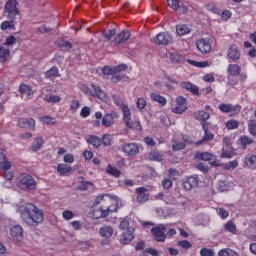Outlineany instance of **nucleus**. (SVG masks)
Returning <instances> with one entry per match:
<instances>
[{
  "instance_id": "1",
  "label": "nucleus",
  "mask_w": 256,
  "mask_h": 256,
  "mask_svg": "<svg viewBox=\"0 0 256 256\" xmlns=\"http://www.w3.org/2000/svg\"><path fill=\"white\" fill-rule=\"evenodd\" d=\"M19 213L24 223H26V225H30V227H37V225H40V223L45 219L43 210L36 207L33 203H27L20 206Z\"/></svg>"
},
{
  "instance_id": "2",
  "label": "nucleus",
  "mask_w": 256,
  "mask_h": 256,
  "mask_svg": "<svg viewBox=\"0 0 256 256\" xmlns=\"http://www.w3.org/2000/svg\"><path fill=\"white\" fill-rule=\"evenodd\" d=\"M115 105H119L122 111V121L126 125V129H134L135 131H142L143 126H141V122L139 120L133 121L131 117V109H129V105L120 104L119 100L114 99Z\"/></svg>"
},
{
  "instance_id": "3",
  "label": "nucleus",
  "mask_w": 256,
  "mask_h": 256,
  "mask_svg": "<svg viewBox=\"0 0 256 256\" xmlns=\"http://www.w3.org/2000/svg\"><path fill=\"white\" fill-rule=\"evenodd\" d=\"M122 71H127L126 64H119L118 66H104L102 68L103 75H111L112 83H119V81L125 82L129 81V78L125 74H120Z\"/></svg>"
},
{
  "instance_id": "4",
  "label": "nucleus",
  "mask_w": 256,
  "mask_h": 256,
  "mask_svg": "<svg viewBox=\"0 0 256 256\" xmlns=\"http://www.w3.org/2000/svg\"><path fill=\"white\" fill-rule=\"evenodd\" d=\"M151 43L158 47H167L173 43V35L169 32H160L151 38Z\"/></svg>"
},
{
  "instance_id": "5",
  "label": "nucleus",
  "mask_w": 256,
  "mask_h": 256,
  "mask_svg": "<svg viewBox=\"0 0 256 256\" xmlns=\"http://www.w3.org/2000/svg\"><path fill=\"white\" fill-rule=\"evenodd\" d=\"M93 89L94 93L91 91ZM91 88L87 85H83L81 87V91L85 93V95H91L92 97H98L100 101H107V93L101 89V87L92 84Z\"/></svg>"
},
{
  "instance_id": "6",
  "label": "nucleus",
  "mask_w": 256,
  "mask_h": 256,
  "mask_svg": "<svg viewBox=\"0 0 256 256\" xmlns=\"http://www.w3.org/2000/svg\"><path fill=\"white\" fill-rule=\"evenodd\" d=\"M18 7H19V2L17 0L6 1L5 7H4V13H7L8 19L15 20L17 15L21 14Z\"/></svg>"
},
{
  "instance_id": "7",
  "label": "nucleus",
  "mask_w": 256,
  "mask_h": 256,
  "mask_svg": "<svg viewBox=\"0 0 256 256\" xmlns=\"http://www.w3.org/2000/svg\"><path fill=\"white\" fill-rule=\"evenodd\" d=\"M167 225L159 224L156 227L151 229V233L153 235V239L158 243H165V239H167Z\"/></svg>"
},
{
  "instance_id": "8",
  "label": "nucleus",
  "mask_w": 256,
  "mask_h": 256,
  "mask_svg": "<svg viewBox=\"0 0 256 256\" xmlns=\"http://www.w3.org/2000/svg\"><path fill=\"white\" fill-rule=\"evenodd\" d=\"M20 187L31 191L37 187V182H35L33 176L29 174H23L20 176Z\"/></svg>"
},
{
  "instance_id": "9",
  "label": "nucleus",
  "mask_w": 256,
  "mask_h": 256,
  "mask_svg": "<svg viewBox=\"0 0 256 256\" xmlns=\"http://www.w3.org/2000/svg\"><path fill=\"white\" fill-rule=\"evenodd\" d=\"M185 111H187V99L183 96H179L176 98V106L172 108V113L181 115V113H185Z\"/></svg>"
},
{
  "instance_id": "10",
  "label": "nucleus",
  "mask_w": 256,
  "mask_h": 256,
  "mask_svg": "<svg viewBox=\"0 0 256 256\" xmlns=\"http://www.w3.org/2000/svg\"><path fill=\"white\" fill-rule=\"evenodd\" d=\"M218 109L222 113H231V115H239L241 113V106L240 105H232V104H219Z\"/></svg>"
},
{
  "instance_id": "11",
  "label": "nucleus",
  "mask_w": 256,
  "mask_h": 256,
  "mask_svg": "<svg viewBox=\"0 0 256 256\" xmlns=\"http://www.w3.org/2000/svg\"><path fill=\"white\" fill-rule=\"evenodd\" d=\"M122 151L126 157H137V154L139 153V145H137V143L124 144Z\"/></svg>"
},
{
  "instance_id": "12",
  "label": "nucleus",
  "mask_w": 256,
  "mask_h": 256,
  "mask_svg": "<svg viewBox=\"0 0 256 256\" xmlns=\"http://www.w3.org/2000/svg\"><path fill=\"white\" fill-rule=\"evenodd\" d=\"M10 235L15 243L23 242V227L21 225H15L10 229Z\"/></svg>"
},
{
  "instance_id": "13",
  "label": "nucleus",
  "mask_w": 256,
  "mask_h": 256,
  "mask_svg": "<svg viewBox=\"0 0 256 256\" xmlns=\"http://www.w3.org/2000/svg\"><path fill=\"white\" fill-rule=\"evenodd\" d=\"M196 47L202 55H207V53H211V42L209 40L202 38L196 41Z\"/></svg>"
},
{
  "instance_id": "14",
  "label": "nucleus",
  "mask_w": 256,
  "mask_h": 256,
  "mask_svg": "<svg viewBox=\"0 0 256 256\" xmlns=\"http://www.w3.org/2000/svg\"><path fill=\"white\" fill-rule=\"evenodd\" d=\"M117 119H119V115H117V112L106 113L102 117V125L103 127H113Z\"/></svg>"
},
{
  "instance_id": "15",
  "label": "nucleus",
  "mask_w": 256,
  "mask_h": 256,
  "mask_svg": "<svg viewBox=\"0 0 256 256\" xmlns=\"http://www.w3.org/2000/svg\"><path fill=\"white\" fill-rule=\"evenodd\" d=\"M110 206L107 209L102 208V219L103 217H107L110 213H115L121 207V200L119 198L113 199Z\"/></svg>"
},
{
  "instance_id": "16",
  "label": "nucleus",
  "mask_w": 256,
  "mask_h": 256,
  "mask_svg": "<svg viewBox=\"0 0 256 256\" xmlns=\"http://www.w3.org/2000/svg\"><path fill=\"white\" fill-rule=\"evenodd\" d=\"M135 228H128L120 237L121 245H129L133 239H135Z\"/></svg>"
},
{
  "instance_id": "17",
  "label": "nucleus",
  "mask_w": 256,
  "mask_h": 256,
  "mask_svg": "<svg viewBox=\"0 0 256 256\" xmlns=\"http://www.w3.org/2000/svg\"><path fill=\"white\" fill-rule=\"evenodd\" d=\"M227 57L231 59V61H239V59H241V50H239L237 45L232 44L228 49Z\"/></svg>"
},
{
  "instance_id": "18",
  "label": "nucleus",
  "mask_w": 256,
  "mask_h": 256,
  "mask_svg": "<svg viewBox=\"0 0 256 256\" xmlns=\"http://www.w3.org/2000/svg\"><path fill=\"white\" fill-rule=\"evenodd\" d=\"M113 199H118L117 196L111 194H100L96 197L94 205H101V203H111Z\"/></svg>"
},
{
  "instance_id": "19",
  "label": "nucleus",
  "mask_w": 256,
  "mask_h": 256,
  "mask_svg": "<svg viewBox=\"0 0 256 256\" xmlns=\"http://www.w3.org/2000/svg\"><path fill=\"white\" fill-rule=\"evenodd\" d=\"M137 193V202L138 203H145L149 201V194L147 193V189L145 187H139L136 189Z\"/></svg>"
},
{
  "instance_id": "20",
  "label": "nucleus",
  "mask_w": 256,
  "mask_h": 256,
  "mask_svg": "<svg viewBox=\"0 0 256 256\" xmlns=\"http://www.w3.org/2000/svg\"><path fill=\"white\" fill-rule=\"evenodd\" d=\"M19 127L22 129H35V119L33 118H20L18 120Z\"/></svg>"
},
{
  "instance_id": "21",
  "label": "nucleus",
  "mask_w": 256,
  "mask_h": 256,
  "mask_svg": "<svg viewBox=\"0 0 256 256\" xmlns=\"http://www.w3.org/2000/svg\"><path fill=\"white\" fill-rule=\"evenodd\" d=\"M20 93L22 94V97H24V99H31V97H33L34 94L31 86L26 84L20 85Z\"/></svg>"
},
{
  "instance_id": "22",
  "label": "nucleus",
  "mask_w": 256,
  "mask_h": 256,
  "mask_svg": "<svg viewBox=\"0 0 256 256\" xmlns=\"http://www.w3.org/2000/svg\"><path fill=\"white\" fill-rule=\"evenodd\" d=\"M197 185H199L197 178L189 177L186 181H184L183 188L186 191H191V189H194V187H197Z\"/></svg>"
},
{
  "instance_id": "23",
  "label": "nucleus",
  "mask_w": 256,
  "mask_h": 256,
  "mask_svg": "<svg viewBox=\"0 0 256 256\" xmlns=\"http://www.w3.org/2000/svg\"><path fill=\"white\" fill-rule=\"evenodd\" d=\"M180 86L182 89H186V91L193 93V95H199V88L191 82H181Z\"/></svg>"
},
{
  "instance_id": "24",
  "label": "nucleus",
  "mask_w": 256,
  "mask_h": 256,
  "mask_svg": "<svg viewBox=\"0 0 256 256\" xmlns=\"http://www.w3.org/2000/svg\"><path fill=\"white\" fill-rule=\"evenodd\" d=\"M99 235H101L104 239H109L113 237V227L104 226L99 229Z\"/></svg>"
},
{
  "instance_id": "25",
  "label": "nucleus",
  "mask_w": 256,
  "mask_h": 256,
  "mask_svg": "<svg viewBox=\"0 0 256 256\" xmlns=\"http://www.w3.org/2000/svg\"><path fill=\"white\" fill-rule=\"evenodd\" d=\"M43 143H45V141H43L42 136H37L36 138H34V141L32 142V145H31L32 151L34 152L41 151L43 147Z\"/></svg>"
},
{
  "instance_id": "26",
  "label": "nucleus",
  "mask_w": 256,
  "mask_h": 256,
  "mask_svg": "<svg viewBox=\"0 0 256 256\" xmlns=\"http://www.w3.org/2000/svg\"><path fill=\"white\" fill-rule=\"evenodd\" d=\"M196 157L201 161H215L217 159V156L209 152L197 153Z\"/></svg>"
},
{
  "instance_id": "27",
  "label": "nucleus",
  "mask_w": 256,
  "mask_h": 256,
  "mask_svg": "<svg viewBox=\"0 0 256 256\" xmlns=\"http://www.w3.org/2000/svg\"><path fill=\"white\" fill-rule=\"evenodd\" d=\"M86 141L89 145H92L95 147V149H98V147H101V138L95 136V135H90L86 138Z\"/></svg>"
},
{
  "instance_id": "28",
  "label": "nucleus",
  "mask_w": 256,
  "mask_h": 256,
  "mask_svg": "<svg viewBox=\"0 0 256 256\" xmlns=\"http://www.w3.org/2000/svg\"><path fill=\"white\" fill-rule=\"evenodd\" d=\"M176 33L179 37H183V35H189L191 33V28L187 27L185 24H178L176 26Z\"/></svg>"
},
{
  "instance_id": "29",
  "label": "nucleus",
  "mask_w": 256,
  "mask_h": 256,
  "mask_svg": "<svg viewBox=\"0 0 256 256\" xmlns=\"http://www.w3.org/2000/svg\"><path fill=\"white\" fill-rule=\"evenodd\" d=\"M0 169L2 171H9L11 169V163L7 161V156L3 153H0Z\"/></svg>"
},
{
  "instance_id": "30",
  "label": "nucleus",
  "mask_w": 256,
  "mask_h": 256,
  "mask_svg": "<svg viewBox=\"0 0 256 256\" xmlns=\"http://www.w3.org/2000/svg\"><path fill=\"white\" fill-rule=\"evenodd\" d=\"M168 59H170L171 63H183V61H185V58L183 57V55L177 53V52H169L168 53Z\"/></svg>"
},
{
  "instance_id": "31",
  "label": "nucleus",
  "mask_w": 256,
  "mask_h": 256,
  "mask_svg": "<svg viewBox=\"0 0 256 256\" xmlns=\"http://www.w3.org/2000/svg\"><path fill=\"white\" fill-rule=\"evenodd\" d=\"M150 97L152 101H156V103H159V105H161L162 107H165V105H167V99H165V97L161 96L160 94L153 92Z\"/></svg>"
},
{
  "instance_id": "32",
  "label": "nucleus",
  "mask_w": 256,
  "mask_h": 256,
  "mask_svg": "<svg viewBox=\"0 0 256 256\" xmlns=\"http://www.w3.org/2000/svg\"><path fill=\"white\" fill-rule=\"evenodd\" d=\"M73 171V168L67 164H58L57 166V173L59 175H67V173H71Z\"/></svg>"
},
{
  "instance_id": "33",
  "label": "nucleus",
  "mask_w": 256,
  "mask_h": 256,
  "mask_svg": "<svg viewBox=\"0 0 256 256\" xmlns=\"http://www.w3.org/2000/svg\"><path fill=\"white\" fill-rule=\"evenodd\" d=\"M241 73V67L237 64H230L228 66V74L232 77H237Z\"/></svg>"
},
{
  "instance_id": "34",
  "label": "nucleus",
  "mask_w": 256,
  "mask_h": 256,
  "mask_svg": "<svg viewBox=\"0 0 256 256\" xmlns=\"http://www.w3.org/2000/svg\"><path fill=\"white\" fill-rule=\"evenodd\" d=\"M11 55V50L4 45L0 46V61H7Z\"/></svg>"
},
{
  "instance_id": "35",
  "label": "nucleus",
  "mask_w": 256,
  "mask_h": 256,
  "mask_svg": "<svg viewBox=\"0 0 256 256\" xmlns=\"http://www.w3.org/2000/svg\"><path fill=\"white\" fill-rule=\"evenodd\" d=\"M131 37V33L129 31H122L115 39L116 43H125Z\"/></svg>"
},
{
  "instance_id": "36",
  "label": "nucleus",
  "mask_w": 256,
  "mask_h": 256,
  "mask_svg": "<svg viewBox=\"0 0 256 256\" xmlns=\"http://www.w3.org/2000/svg\"><path fill=\"white\" fill-rule=\"evenodd\" d=\"M194 117L195 119H197L198 121H207L208 119H210L211 115L203 110L195 112L194 113Z\"/></svg>"
},
{
  "instance_id": "37",
  "label": "nucleus",
  "mask_w": 256,
  "mask_h": 256,
  "mask_svg": "<svg viewBox=\"0 0 256 256\" xmlns=\"http://www.w3.org/2000/svg\"><path fill=\"white\" fill-rule=\"evenodd\" d=\"M245 164L249 169H256V156L255 155H247L245 158Z\"/></svg>"
},
{
  "instance_id": "38",
  "label": "nucleus",
  "mask_w": 256,
  "mask_h": 256,
  "mask_svg": "<svg viewBox=\"0 0 256 256\" xmlns=\"http://www.w3.org/2000/svg\"><path fill=\"white\" fill-rule=\"evenodd\" d=\"M39 121L42 125H55L57 123V119L51 116H42Z\"/></svg>"
},
{
  "instance_id": "39",
  "label": "nucleus",
  "mask_w": 256,
  "mask_h": 256,
  "mask_svg": "<svg viewBox=\"0 0 256 256\" xmlns=\"http://www.w3.org/2000/svg\"><path fill=\"white\" fill-rule=\"evenodd\" d=\"M44 101L46 103H61V96L55 94L46 95L44 96Z\"/></svg>"
},
{
  "instance_id": "40",
  "label": "nucleus",
  "mask_w": 256,
  "mask_h": 256,
  "mask_svg": "<svg viewBox=\"0 0 256 256\" xmlns=\"http://www.w3.org/2000/svg\"><path fill=\"white\" fill-rule=\"evenodd\" d=\"M15 20L10 19V20H6L4 22L1 23L0 25V29L1 31H7V29H13L15 27Z\"/></svg>"
},
{
  "instance_id": "41",
  "label": "nucleus",
  "mask_w": 256,
  "mask_h": 256,
  "mask_svg": "<svg viewBox=\"0 0 256 256\" xmlns=\"http://www.w3.org/2000/svg\"><path fill=\"white\" fill-rule=\"evenodd\" d=\"M17 44V38H15V36H9L5 43L3 44V46L6 48V49H9L11 51V49H13V45H16Z\"/></svg>"
},
{
  "instance_id": "42",
  "label": "nucleus",
  "mask_w": 256,
  "mask_h": 256,
  "mask_svg": "<svg viewBox=\"0 0 256 256\" xmlns=\"http://www.w3.org/2000/svg\"><path fill=\"white\" fill-rule=\"evenodd\" d=\"M106 173H108V175H112V177H121V171L112 165H108L106 167Z\"/></svg>"
},
{
  "instance_id": "43",
  "label": "nucleus",
  "mask_w": 256,
  "mask_h": 256,
  "mask_svg": "<svg viewBox=\"0 0 256 256\" xmlns=\"http://www.w3.org/2000/svg\"><path fill=\"white\" fill-rule=\"evenodd\" d=\"M59 75V69L57 67H52L50 70L45 72V77L47 79H53Z\"/></svg>"
},
{
  "instance_id": "44",
  "label": "nucleus",
  "mask_w": 256,
  "mask_h": 256,
  "mask_svg": "<svg viewBox=\"0 0 256 256\" xmlns=\"http://www.w3.org/2000/svg\"><path fill=\"white\" fill-rule=\"evenodd\" d=\"M224 229H225V231H228V233H232L233 235H235V233H237V226H235V223H233V221H228L224 225Z\"/></svg>"
},
{
  "instance_id": "45",
  "label": "nucleus",
  "mask_w": 256,
  "mask_h": 256,
  "mask_svg": "<svg viewBox=\"0 0 256 256\" xmlns=\"http://www.w3.org/2000/svg\"><path fill=\"white\" fill-rule=\"evenodd\" d=\"M172 149L173 151H181L185 149V142H181L179 140L172 141Z\"/></svg>"
},
{
  "instance_id": "46",
  "label": "nucleus",
  "mask_w": 256,
  "mask_h": 256,
  "mask_svg": "<svg viewBox=\"0 0 256 256\" xmlns=\"http://www.w3.org/2000/svg\"><path fill=\"white\" fill-rule=\"evenodd\" d=\"M150 161H163V154L159 151H153L149 154Z\"/></svg>"
},
{
  "instance_id": "47",
  "label": "nucleus",
  "mask_w": 256,
  "mask_h": 256,
  "mask_svg": "<svg viewBox=\"0 0 256 256\" xmlns=\"http://www.w3.org/2000/svg\"><path fill=\"white\" fill-rule=\"evenodd\" d=\"M81 107V102L77 99H73L70 102V111L71 113H77V110Z\"/></svg>"
},
{
  "instance_id": "48",
  "label": "nucleus",
  "mask_w": 256,
  "mask_h": 256,
  "mask_svg": "<svg viewBox=\"0 0 256 256\" xmlns=\"http://www.w3.org/2000/svg\"><path fill=\"white\" fill-rule=\"evenodd\" d=\"M218 255L219 256H238L237 252L229 248L220 250Z\"/></svg>"
},
{
  "instance_id": "49",
  "label": "nucleus",
  "mask_w": 256,
  "mask_h": 256,
  "mask_svg": "<svg viewBox=\"0 0 256 256\" xmlns=\"http://www.w3.org/2000/svg\"><path fill=\"white\" fill-rule=\"evenodd\" d=\"M229 189H231V186H229V184H227V182L220 181L218 183V191L220 193H225V191H229Z\"/></svg>"
},
{
  "instance_id": "50",
  "label": "nucleus",
  "mask_w": 256,
  "mask_h": 256,
  "mask_svg": "<svg viewBox=\"0 0 256 256\" xmlns=\"http://www.w3.org/2000/svg\"><path fill=\"white\" fill-rule=\"evenodd\" d=\"M188 63H190V65H193L194 67H200V68H205V67H209V62L204 61V62H197L195 60H188Z\"/></svg>"
},
{
  "instance_id": "51",
  "label": "nucleus",
  "mask_w": 256,
  "mask_h": 256,
  "mask_svg": "<svg viewBox=\"0 0 256 256\" xmlns=\"http://www.w3.org/2000/svg\"><path fill=\"white\" fill-rule=\"evenodd\" d=\"M226 127H227L230 131L233 130V129H237V128L239 127V121L233 120V119L228 120V121L226 122Z\"/></svg>"
},
{
  "instance_id": "52",
  "label": "nucleus",
  "mask_w": 256,
  "mask_h": 256,
  "mask_svg": "<svg viewBox=\"0 0 256 256\" xmlns=\"http://www.w3.org/2000/svg\"><path fill=\"white\" fill-rule=\"evenodd\" d=\"M136 106L140 111L145 109V107H147V100H145L143 97L138 98L136 101Z\"/></svg>"
},
{
  "instance_id": "53",
  "label": "nucleus",
  "mask_w": 256,
  "mask_h": 256,
  "mask_svg": "<svg viewBox=\"0 0 256 256\" xmlns=\"http://www.w3.org/2000/svg\"><path fill=\"white\" fill-rule=\"evenodd\" d=\"M89 115H91V108L89 106H84L80 111V117H82V119H87Z\"/></svg>"
},
{
  "instance_id": "54",
  "label": "nucleus",
  "mask_w": 256,
  "mask_h": 256,
  "mask_svg": "<svg viewBox=\"0 0 256 256\" xmlns=\"http://www.w3.org/2000/svg\"><path fill=\"white\" fill-rule=\"evenodd\" d=\"M62 217L63 219H65V221H71V219L75 217V213H73V211L71 210H64L62 213Z\"/></svg>"
},
{
  "instance_id": "55",
  "label": "nucleus",
  "mask_w": 256,
  "mask_h": 256,
  "mask_svg": "<svg viewBox=\"0 0 256 256\" xmlns=\"http://www.w3.org/2000/svg\"><path fill=\"white\" fill-rule=\"evenodd\" d=\"M241 145L245 148L247 145H252L253 139L249 138L248 136H241L240 137Z\"/></svg>"
},
{
  "instance_id": "56",
  "label": "nucleus",
  "mask_w": 256,
  "mask_h": 256,
  "mask_svg": "<svg viewBox=\"0 0 256 256\" xmlns=\"http://www.w3.org/2000/svg\"><path fill=\"white\" fill-rule=\"evenodd\" d=\"M102 143L103 145H105V147L111 145L112 141H113V136L111 134H106L103 136L102 138Z\"/></svg>"
},
{
  "instance_id": "57",
  "label": "nucleus",
  "mask_w": 256,
  "mask_h": 256,
  "mask_svg": "<svg viewBox=\"0 0 256 256\" xmlns=\"http://www.w3.org/2000/svg\"><path fill=\"white\" fill-rule=\"evenodd\" d=\"M167 5L170 9L177 11L179 9V0H167Z\"/></svg>"
},
{
  "instance_id": "58",
  "label": "nucleus",
  "mask_w": 256,
  "mask_h": 256,
  "mask_svg": "<svg viewBox=\"0 0 256 256\" xmlns=\"http://www.w3.org/2000/svg\"><path fill=\"white\" fill-rule=\"evenodd\" d=\"M95 118L98 120H95L93 122V127H99L101 125V120L103 118V113H101V111H97L95 112Z\"/></svg>"
},
{
  "instance_id": "59",
  "label": "nucleus",
  "mask_w": 256,
  "mask_h": 256,
  "mask_svg": "<svg viewBox=\"0 0 256 256\" xmlns=\"http://www.w3.org/2000/svg\"><path fill=\"white\" fill-rule=\"evenodd\" d=\"M248 129H249V133L255 137V135H256V122L253 121V120H250L248 122Z\"/></svg>"
},
{
  "instance_id": "60",
  "label": "nucleus",
  "mask_w": 256,
  "mask_h": 256,
  "mask_svg": "<svg viewBox=\"0 0 256 256\" xmlns=\"http://www.w3.org/2000/svg\"><path fill=\"white\" fill-rule=\"evenodd\" d=\"M58 45H59L60 49H64L66 51L73 47L70 42L65 41V40H61Z\"/></svg>"
},
{
  "instance_id": "61",
  "label": "nucleus",
  "mask_w": 256,
  "mask_h": 256,
  "mask_svg": "<svg viewBox=\"0 0 256 256\" xmlns=\"http://www.w3.org/2000/svg\"><path fill=\"white\" fill-rule=\"evenodd\" d=\"M104 39H107V41H111L113 37H115V31L114 30H105L103 32Z\"/></svg>"
},
{
  "instance_id": "62",
  "label": "nucleus",
  "mask_w": 256,
  "mask_h": 256,
  "mask_svg": "<svg viewBox=\"0 0 256 256\" xmlns=\"http://www.w3.org/2000/svg\"><path fill=\"white\" fill-rule=\"evenodd\" d=\"M145 253H148V255H152V256H161L162 252L154 249V248H148L145 250Z\"/></svg>"
},
{
  "instance_id": "63",
  "label": "nucleus",
  "mask_w": 256,
  "mask_h": 256,
  "mask_svg": "<svg viewBox=\"0 0 256 256\" xmlns=\"http://www.w3.org/2000/svg\"><path fill=\"white\" fill-rule=\"evenodd\" d=\"M120 229L125 230V229H129V220L125 219V218H121L120 219Z\"/></svg>"
},
{
  "instance_id": "64",
  "label": "nucleus",
  "mask_w": 256,
  "mask_h": 256,
  "mask_svg": "<svg viewBox=\"0 0 256 256\" xmlns=\"http://www.w3.org/2000/svg\"><path fill=\"white\" fill-rule=\"evenodd\" d=\"M200 255L201 256H213L214 253L211 249L202 248L201 251H200Z\"/></svg>"
}]
</instances>
